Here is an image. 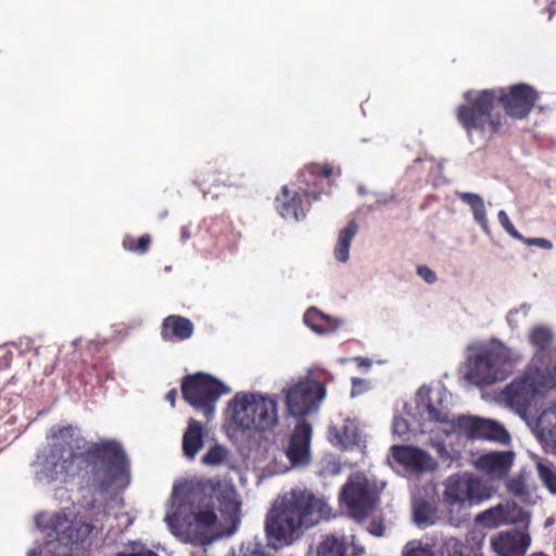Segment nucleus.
Listing matches in <instances>:
<instances>
[{
  "mask_svg": "<svg viewBox=\"0 0 556 556\" xmlns=\"http://www.w3.org/2000/svg\"><path fill=\"white\" fill-rule=\"evenodd\" d=\"M41 466V473L49 481L81 476L104 492L113 483L129 479V462L118 442L104 439L89 443L72 426L53 430Z\"/></svg>",
  "mask_w": 556,
  "mask_h": 556,
  "instance_id": "1",
  "label": "nucleus"
},
{
  "mask_svg": "<svg viewBox=\"0 0 556 556\" xmlns=\"http://www.w3.org/2000/svg\"><path fill=\"white\" fill-rule=\"evenodd\" d=\"M465 103L456 110L459 124L470 136L473 130L481 134L504 135L508 132L506 117L493 114L496 104H501L507 116L523 119L529 116L539 92L527 84H517L506 88L484 89L478 92L468 90L464 93Z\"/></svg>",
  "mask_w": 556,
  "mask_h": 556,
  "instance_id": "2",
  "label": "nucleus"
},
{
  "mask_svg": "<svg viewBox=\"0 0 556 556\" xmlns=\"http://www.w3.org/2000/svg\"><path fill=\"white\" fill-rule=\"evenodd\" d=\"M326 503L311 491L295 489L283 495L266 517V533L278 545H289L302 527H311L321 517Z\"/></svg>",
  "mask_w": 556,
  "mask_h": 556,
  "instance_id": "3",
  "label": "nucleus"
},
{
  "mask_svg": "<svg viewBox=\"0 0 556 556\" xmlns=\"http://www.w3.org/2000/svg\"><path fill=\"white\" fill-rule=\"evenodd\" d=\"M231 420L242 432L263 434L279 425L278 399L261 393H237L229 402Z\"/></svg>",
  "mask_w": 556,
  "mask_h": 556,
  "instance_id": "4",
  "label": "nucleus"
},
{
  "mask_svg": "<svg viewBox=\"0 0 556 556\" xmlns=\"http://www.w3.org/2000/svg\"><path fill=\"white\" fill-rule=\"evenodd\" d=\"M225 392L227 389L219 380L203 372L188 375L181 382L184 400L203 413L207 420L214 415L215 404Z\"/></svg>",
  "mask_w": 556,
  "mask_h": 556,
  "instance_id": "5",
  "label": "nucleus"
},
{
  "mask_svg": "<svg viewBox=\"0 0 556 556\" xmlns=\"http://www.w3.org/2000/svg\"><path fill=\"white\" fill-rule=\"evenodd\" d=\"M46 529L48 536H54L64 545L85 543L100 532V529L91 520L83 517L70 520L64 513L51 515Z\"/></svg>",
  "mask_w": 556,
  "mask_h": 556,
  "instance_id": "6",
  "label": "nucleus"
},
{
  "mask_svg": "<svg viewBox=\"0 0 556 556\" xmlns=\"http://www.w3.org/2000/svg\"><path fill=\"white\" fill-rule=\"evenodd\" d=\"M340 501L345 505L353 519L364 520L375 510L378 495L370 488L366 478L356 477L343 485Z\"/></svg>",
  "mask_w": 556,
  "mask_h": 556,
  "instance_id": "7",
  "label": "nucleus"
},
{
  "mask_svg": "<svg viewBox=\"0 0 556 556\" xmlns=\"http://www.w3.org/2000/svg\"><path fill=\"white\" fill-rule=\"evenodd\" d=\"M288 413L294 417H304L316 410L325 397L324 383L305 379L285 390Z\"/></svg>",
  "mask_w": 556,
  "mask_h": 556,
  "instance_id": "8",
  "label": "nucleus"
},
{
  "mask_svg": "<svg viewBox=\"0 0 556 556\" xmlns=\"http://www.w3.org/2000/svg\"><path fill=\"white\" fill-rule=\"evenodd\" d=\"M489 497L480 479L470 473L452 475L445 482L444 502L448 505H475Z\"/></svg>",
  "mask_w": 556,
  "mask_h": 556,
  "instance_id": "9",
  "label": "nucleus"
},
{
  "mask_svg": "<svg viewBox=\"0 0 556 556\" xmlns=\"http://www.w3.org/2000/svg\"><path fill=\"white\" fill-rule=\"evenodd\" d=\"M416 413L424 421L450 424L455 430V419L450 417L447 393L444 390L437 392L432 397L431 390L421 387L416 394Z\"/></svg>",
  "mask_w": 556,
  "mask_h": 556,
  "instance_id": "10",
  "label": "nucleus"
},
{
  "mask_svg": "<svg viewBox=\"0 0 556 556\" xmlns=\"http://www.w3.org/2000/svg\"><path fill=\"white\" fill-rule=\"evenodd\" d=\"M455 430L464 432L470 439H483L498 443H508V431L497 421L476 416H458L455 418Z\"/></svg>",
  "mask_w": 556,
  "mask_h": 556,
  "instance_id": "11",
  "label": "nucleus"
},
{
  "mask_svg": "<svg viewBox=\"0 0 556 556\" xmlns=\"http://www.w3.org/2000/svg\"><path fill=\"white\" fill-rule=\"evenodd\" d=\"M312 434L313 428L306 420L295 425L285 450L292 467H303L309 463Z\"/></svg>",
  "mask_w": 556,
  "mask_h": 556,
  "instance_id": "12",
  "label": "nucleus"
},
{
  "mask_svg": "<svg viewBox=\"0 0 556 556\" xmlns=\"http://www.w3.org/2000/svg\"><path fill=\"white\" fill-rule=\"evenodd\" d=\"M165 520L172 533L185 543H190L195 546H205L211 544L215 539L213 531L198 522L188 520L182 523L179 515L176 513L166 516Z\"/></svg>",
  "mask_w": 556,
  "mask_h": 556,
  "instance_id": "13",
  "label": "nucleus"
},
{
  "mask_svg": "<svg viewBox=\"0 0 556 556\" xmlns=\"http://www.w3.org/2000/svg\"><path fill=\"white\" fill-rule=\"evenodd\" d=\"M507 403L520 415L528 413L539 394H542L525 372L505 389Z\"/></svg>",
  "mask_w": 556,
  "mask_h": 556,
  "instance_id": "14",
  "label": "nucleus"
},
{
  "mask_svg": "<svg viewBox=\"0 0 556 556\" xmlns=\"http://www.w3.org/2000/svg\"><path fill=\"white\" fill-rule=\"evenodd\" d=\"M526 374L543 394L556 389V361L549 355H536Z\"/></svg>",
  "mask_w": 556,
  "mask_h": 556,
  "instance_id": "15",
  "label": "nucleus"
},
{
  "mask_svg": "<svg viewBox=\"0 0 556 556\" xmlns=\"http://www.w3.org/2000/svg\"><path fill=\"white\" fill-rule=\"evenodd\" d=\"M220 486L222 485H220L219 481H208L202 486V491L207 492L210 495L208 503L206 504L207 508L192 514L191 516H189V520L198 522V523L204 526L206 529L213 531V528L217 521V516L213 509L212 496L215 494L219 502L222 500L225 501L227 508H230L233 505V501H232L233 491L232 490H224V491L218 492Z\"/></svg>",
  "mask_w": 556,
  "mask_h": 556,
  "instance_id": "16",
  "label": "nucleus"
},
{
  "mask_svg": "<svg viewBox=\"0 0 556 556\" xmlns=\"http://www.w3.org/2000/svg\"><path fill=\"white\" fill-rule=\"evenodd\" d=\"M391 455L394 462L415 473L424 472L431 467L430 455L418 447L393 445L391 447Z\"/></svg>",
  "mask_w": 556,
  "mask_h": 556,
  "instance_id": "17",
  "label": "nucleus"
},
{
  "mask_svg": "<svg viewBox=\"0 0 556 556\" xmlns=\"http://www.w3.org/2000/svg\"><path fill=\"white\" fill-rule=\"evenodd\" d=\"M514 457L515 454L508 451L486 453L477 458L476 467L492 478L502 479L510 470Z\"/></svg>",
  "mask_w": 556,
  "mask_h": 556,
  "instance_id": "18",
  "label": "nucleus"
},
{
  "mask_svg": "<svg viewBox=\"0 0 556 556\" xmlns=\"http://www.w3.org/2000/svg\"><path fill=\"white\" fill-rule=\"evenodd\" d=\"M276 210L285 219L294 222L305 216L302 197L298 191H291L288 186H283L275 200Z\"/></svg>",
  "mask_w": 556,
  "mask_h": 556,
  "instance_id": "19",
  "label": "nucleus"
},
{
  "mask_svg": "<svg viewBox=\"0 0 556 556\" xmlns=\"http://www.w3.org/2000/svg\"><path fill=\"white\" fill-rule=\"evenodd\" d=\"M194 326L192 321L180 315L165 317L161 326V337L164 341H185L192 337Z\"/></svg>",
  "mask_w": 556,
  "mask_h": 556,
  "instance_id": "20",
  "label": "nucleus"
},
{
  "mask_svg": "<svg viewBox=\"0 0 556 556\" xmlns=\"http://www.w3.org/2000/svg\"><path fill=\"white\" fill-rule=\"evenodd\" d=\"M535 433L546 447L556 451V403L543 409L539 415Z\"/></svg>",
  "mask_w": 556,
  "mask_h": 556,
  "instance_id": "21",
  "label": "nucleus"
},
{
  "mask_svg": "<svg viewBox=\"0 0 556 556\" xmlns=\"http://www.w3.org/2000/svg\"><path fill=\"white\" fill-rule=\"evenodd\" d=\"M468 377L477 384H492L497 381L496 371L491 368L484 350L468 358Z\"/></svg>",
  "mask_w": 556,
  "mask_h": 556,
  "instance_id": "22",
  "label": "nucleus"
},
{
  "mask_svg": "<svg viewBox=\"0 0 556 556\" xmlns=\"http://www.w3.org/2000/svg\"><path fill=\"white\" fill-rule=\"evenodd\" d=\"M519 533L502 532L491 541L492 548L500 556H520L527 549Z\"/></svg>",
  "mask_w": 556,
  "mask_h": 556,
  "instance_id": "23",
  "label": "nucleus"
},
{
  "mask_svg": "<svg viewBox=\"0 0 556 556\" xmlns=\"http://www.w3.org/2000/svg\"><path fill=\"white\" fill-rule=\"evenodd\" d=\"M203 427L200 421L191 418L182 435V452L188 459H194L195 455L203 447Z\"/></svg>",
  "mask_w": 556,
  "mask_h": 556,
  "instance_id": "24",
  "label": "nucleus"
},
{
  "mask_svg": "<svg viewBox=\"0 0 556 556\" xmlns=\"http://www.w3.org/2000/svg\"><path fill=\"white\" fill-rule=\"evenodd\" d=\"M484 352L491 368L496 371L497 381L504 380L510 367L509 350L503 344H498L496 346L485 349Z\"/></svg>",
  "mask_w": 556,
  "mask_h": 556,
  "instance_id": "25",
  "label": "nucleus"
},
{
  "mask_svg": "<svg viewBox=\"0 0 556 556\" xmlns=\"http://www.w3.org/2000/svg\"><path fill=\"white\" fill-rule=\"evenodd\" d=\"M332 174V167L330 164H317L311 163L304 166L300 173V179L303 185L309 189L311 187H318L324 178L329 179ZM305 194L308 195V190H305Z\"/></svg>",
  "mask_w": 556,
  "mask_h": 556,
  "instance_id": "26",
  "label": "nucleus"
},
{
  "mask_svg": "<svg viewBox=\"0 0 556 556\" xmlns=\"http://www.w3.org/2000/svg\"><path fill=\"white\" fill-rule=\"evenodd\" d=\"M358 229V225L355 220L349 222V224L340 230L337 244L333 250V254L337 261L341 263L348 262L350 257V247L353 238L355 237Z\"/></svg>",
  "mask_w": 556,
  "mask_h": 556,
  "instance_id": "27",
  "label": "nucleus"
},
{
  "mask_svg": "<svg viewBox=\"0 0 556 556\" xmlns=\"http://www.w3.org/2000/svg\"><path fill=\"white\" fill-rule=\"evenodd\" d=\"M457 198L470 206L475 220L484 231H488L489 224L482 197L472 192H457Z\"/></svg>",
  "mask_w": 556,
  "mask_h": 556,
  "instance_id": "28",
  "label": "nucleus"
},
{
  "mask_svg": "<svg viewBox=\"0 0 556 556\" xmlns=\"http://www.w3.org/2000/svg\"><path fill=\"white\" fill-rule=\"evenodd\" d=\"M553 338V332L547 327H534L529 333V341L536 349L534 356L546 355L544 352L552 344Z\"/></svg>",
  "mask_w": 556,
  "mask_h": 556,
  "instance_id": "29",
  "label": "nucleus"
},
{
  "mask_svg": "<svg viewBox=\"0 0 556 556\" xmlns=\"http://www.w3.org/2000/svg\"><path fill=\"white\" fill-rule=\"evenodd\" d=\"M348 545L344 539L333 535L326 536L317 547V556H348Z\"/></svg>",
  "mask_w": 556,
  "mask_h": 556,
  "instance_id": "30",
  "label": "nucleus"
},
{
  "mask_svg": "<svg viewBox=\"0 0 556 556\" xmlns=\"http://www.w3.org/2000/svg\"><path fill=\"white\" fill-rule=\"evenodd\" d=\"M304 323L316 333H325L332 328L330 318L315 307L305 312Z\"/></svg>",
  "mask_w": 556,
  "mask_h": 556,
  "instance_id": "31",
  "label": "nucleus"
},
{
  "mask_svg": "<svg viewBox=\"0 0 556 556\" xmlns=\"http://www.w3.org/2000/svg\"><path fill=\"white\" fill-rule=\"evenodd\" d=\"M536 470L543 484L554 494H556V469L547 459L536 462Z\"/></svg>",
  "mask_w": 556,
  "mask_h": 556,
  "instance_id": "32",
  "label": "nucleus"
},
{
  "mask_svg": "<svg viewBox=\"0 0 556 556\" xmlns=\"http://www.w3.org/2000/svg\"><path fill=\"white\" fill-rule=\"evenodd\" d=\"M151 245V237L150 235H143L139 237L138 239H135L134 237L127 236L123 240V247L135 253L144 254L148 252Z\"/></svg>",
  "mask_w": 556,
  "mask_h": 556,
  "instance_id": "33",
  "label": "nucleus"
},
{
  "mask_svg": "<svg viewBox=\"0 0 556 556\" xmlns=\"http://www.w3.org/2000/svg\"><path fill=\"white\" fill-rule=\"evenodd\" d=\"M227 448L223 445L215 444L202 457V463L207 466H217L224 463L227 458Z\"/></svg>",
  "mask_w": 556,
  "mask_h": 556,
  "instance_id": "34",
  "label": "nucleus"
},
{
  "mask_svg": "<svg viewBox=\"0 0 556 556\" xmlns=\"http://www.w3.org/2000/svg\"><path fill=\"white\" fill-rule=\"evenodd\" d=\"M497 218L502 227L506 230V232L511 236L514 239H522V235L516 229L514 224L510 222L507 213L505 211H500L497 214Z\"/></svg>",
  "mask_w": 556,
  "mask_h": 556,
  "instance_id": "35",
  "label": "nucleus"
},
{
  "mask_svg": "<svg viewBox=\"0 0 556 556\" xmlns=\"http://www.w3.org/2000/svg\"><path fill=\"white\" fill-rule=\"evenodd\" d=\"M403 556H433V554L428 547L421 546L419 543L408 542L403 549Z\"/></svg>",
  "mask_w": 556,
  "mask_h": 556,
  "instance_id": "36",
  "label": "nucleus"
},
{
  "mask_svg": "<svg viewBox=\"0 0 556 556\" xmlns=\"http://www.w3.org/2000/svg\"><path fill=\"white\" fill-rule=\"evenodd\" d=\"M429 506L426 503L419 504L414 509V520L417 525H428L430 523L429 518Z\"/></svg>",
  "mask_w": 556,
  "mask_h": 556,
  "instance_id": "37",
  "label": "nucleus"
},
{
  "mask_svg": "<svg viewBox=\"0 0 556 556\" xmlns=\"http://www.w3.org/2000/svg\"><path fill=\"white\" fill-rule=\"evenodd\" d=\"M518 241L523 242L528 247H539L545 250H551L553 248L552 241L545 238H526L522 236V239H518Z\"/></svg>",
  "mask_w": 556,
  "mask_h": 556,
  "instance_id": "38",
  "label": "nucleus"
},
{
  "mask_svg": "<svg viewBox=\"0 0 556 556\" xmlns=\"http://www.w3.org/2000/svg\"><path fill=\"white\" fill-rule=\"evenodd\" d=\"M508 489L516 495H523L528 493L527 486L521 478H516L509 481Z\"/></svg>",
  "mask_w": 556,
  "mask_h": 556,
  "instance_id": "39",
  "label": "nucleus"
},
{
  "mask_svg": "<svg viewBox=\"0 0 556 556\" xmlns=\"http://www.w3.org/2000/svg\"><path fill=\"white\" fill-rule=\"evenodd\" d=\"M417 274L428 283H433L437 280L435 273L426 265L418 266Z\"/></svg>",
  "mask_w": 556,
  "mask_h": 556,
  "instance_id": "40",
  "label": "nucleus"
},
{
  "mask_svg": "<svg viewBox=\"0 0 556 556\" xmlns=\"http://www.w3.org/2000/svg\"><path fill=\"white\" fill-rule=\"evenodd\" d=\"M384 529L382 520H372L368 526V531L375 536H382Z\"/></svg>",
  "mask_w": 556,
  "mask_h": 556,
  "instance_id": "41",
  "label": "nucleus"
},
{
  "mask_svg": "<svg viewBox=\"0 0 556 556\" xmlns=\"http://www.w3.org/2000/svg\"><path fill=\"white\" fill-rule=\"evenodd\" d=\"M242 556H265L262 546L257 543H250L243 551Z\"/></svg>",
  "mask_w": 556,
  "mask_h": 556,
  "instance_id": "42",
  "label": "nucleus"
},
{
  "mask_svg": "<svg viewBox=\"0 0 556 556\" xmlns=\"http://www.w3.org/2000/svg\"><path fill=\"white\" fill-rule=\"evenodd\" d=\"M394 432L400 435L406 434L408 431L407 422L403 418H395L393 422Z\"/></svg>",
  "mask_w": 556,
  "mask_h": 556,
  "instance_id": "43",
  "label": "nucleus"
},
{
  "mask_svg": "<svg viewBox=\"0 0 556 556\" xmlns=\"http://www.w3.org/2000/svg\"><path fill=\"white\" fill-rule=\"evenodd\" d=\"M546 10L548 11V20L556 13V0H546Z\"/></svg>",
  "mask_w": 556,
  "mask_h": 556,
  "instance_id": "44",
  "label": "nucleus"
},
{
  "mask_svg": "<svg viewBox=\"0 0 556 556\" xmlns=\"http://www.w3.org/2000/svg\"><path fill=\"white\" fill-rule=\"evenodd\" d=\"M190 238H191V231H190L189 227L188 226H182L180 228V240L182 242H186Z\"/></svg>",
  "mask_w": 556,
  "mask_h": 556,
  "instance_id": "45",
  "label": "nucleus"
},
{
  "mask_svg": "<svg viewBox=\"0 0 556 556\" xmlns=\"http://www.w3.org/2000/svg\"><path fill=\"white\" fill-rule=\"evenodd\" d=\"M115 556H159V555L155 554L154 552L147 551V552H141V553H130V554L118 553Z\"/></svg>",
  "mask_w": 556,
  "mask_h": 556,
  "instance_id": "46",
  "label": "nucleus"
},
{
  "mask_svg": "<svg viewBox=\"0 0 556 556\" xmlns=\"http://www.w3.org/2000/svg\"><path fill=\"white\" fill-rule=\"evenodd\" d=\"M177 396V391L175 389H172L168 391L165 395L166 401L170 403L172 406H175V401Z\"/></svg>",
  "mask_w": 556,
  "mask_h": 556,
  "instance_id": "47",
  "label": "nucleus"
},
{
  "mask_svg": "<svg viewBox=\"0 0 556 556\" xmlns=\"http://www.w3.org/2000/svg\"><path fill=\"white\" fill-rule=\"evenodd\" d=\"M493 515V510H486L483 513V515L481 516L482 518H488V517H491Z\"/></svg>",
  "mask_w": 556,
  "mask_h": 556,
  "instance_id": "48",
  "label": "nucleus"
},
{
  "mask_svg": "<svg viewBox=\"0 0 556 556\" xmlns=\"http://www.w3.org/2000/svg\"><path fill=\"white\" fill-rule=\"evenodd\" d=\"M448 556H478V555H476V554H472V555H465V554H463V553H457V552H455L454 554L448 555Z\"/></svg>",
  "mask_w": 556,
  "mask_h": 556,
  "instance_id": "49",
  "label": "nucleus"
},
{
  "mask_svg": "<svg viewBox=\"0 0 556 556\" xmlns=\"http://www.w3.org/2000/svg\"><path fill=\"white\" fill-rule=\"evenodd\" d=\"M236 528H237V525H236V523H233L232 529H231V530H229V531H227V534H228V535L232 534V533L235 532Z\"/></svg>",
  "mask_w": 556,
  "mask_h": 556,
  "instance_id": "50",
  "label": "nucleus"
},
{
  "mask_svg": "<svg viewBox=\"0 0 556 556\" xmlns=\"http://www.w3.org/2000/svg\"><path fill=\"white\" fill-rule=\"evenodd\" d=\"M37 555H38V553L36 551H30L28 553V556H37Z\"/></svg>",
  "mask_w": 556,
  "mask_h": 556,
  "instance_id": "51",
  "label": "nucleus"
},
{
  "mask_svg": "<svg viewBox=\"0 0 556 556\" xmlns=\"http://www.w3.org/2000/svg\"><path fill=\"white\" fill-rule=\"evenodd\" d=\"M530 556H547V555H545V554H543V553H534V554H532V555H530Z\"/></svg>",
  "mask_w": 556,
  "mask_h": 556,
  "instance_id": "52",
  "label": "nucleus"
}]
</instances>
